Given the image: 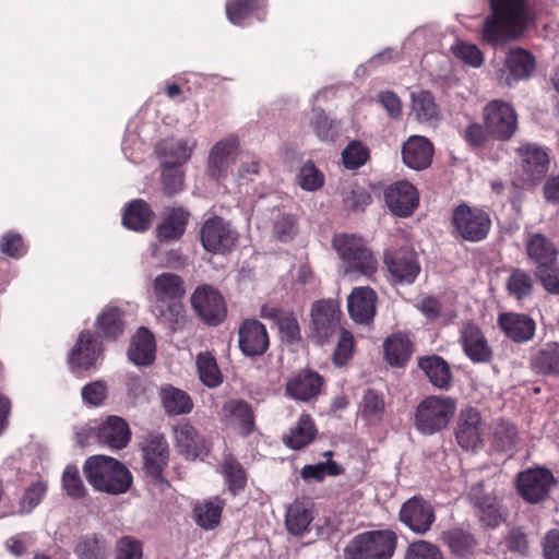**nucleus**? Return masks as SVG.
<instances>
[{
    "label": "nucleus",
    "instance_id": "7c9ffc66",
    "mask_svg": "<svg viewBox=\"0 0 559 559\" xmlns=\"http://www.w3.org/2000/svg\"><path fill=\"white\" fill-rule=\"evenodd\" d=\"M313 521V510L310 502L296 499L290 503L285 513V526L287 532L296 537H301L310 531Z\"/></svg>",
    "mask_w": 559,
    "mask_h": 559
},
{
    "label": "nucleus",
    "instance_id": "f257e3e1",
    "mask_svg": "<svg viewBox=\"0 0 559 559\" xmlns=\"http://www.w3.org/2000/svg\"><path fill=\"white\" fill-rule=\"evenodd\" d=\"M490 13L483 22L481 38L492 47L521 36L527 26L525 0H489Z\"/></svg>",
    "mask_w": 559,
    "mask_h": 559
},
{
    "label": "nucleus",
    "instance_id": "4468645a",
    "mask_svg": "<svg viewBox=\"0 0 559 559\" xmlns=\"http://www.w3.org/2000/svg\"><path fill=\"white\" fill-rule=\"evenodd\" d=\"M485 423L475 407L461 409L455 427L457 444L465 450H474L483 442Z\"/></svg>",
    "mask_w": 559,
    "mask_h": 559
},
{
    "label": "nucleus",
    "instance_id": "393cba45",
    "mask_svg": "<svg viewBox=\"0 0 559 559\" xmlns=\"http://www.w3.org/2000/svg\"><path fill=\"white\" fill-rule=\"evenodd\" d=\"M176 447L188 459L206 455L209 448L202 435L188 420H181L175 427Z\"/></svg>",
    "mask_w": 559,
    "mask_h": 559
},
{
    "label": "nucleus",
    "instance_id": "dca6fc26",
    "mask_svg": "<svg viewBox=\"0 0 559 559\" xmlns=\"http://www.w3.org/2000/svg\"><path fill=\"white\" fill-rule=\"evenodd\" d=\"M384 201L394 215L408 217L419 205V194L415 186L406 180H401L384 190Z\"/></svg>",
    "mask_w": 559,
    "mask_h": 559
},
{
    "label": "nucleus",
    "instance_id": "f3484780",
    "mask_svg": "<svg viewBox=\"0 0 559 559\" xmlns=\"http://www.w3.org/2000/svg\"><path fill=\"white\" fill-rule=\"evenodd\" d=\"M103 353L102 344L90 330L80 332L78 340L71 349L69 365L72 371H87L95 368Z\"/></svg>",
    "mask_w": 559,
    "mask_h": 559
},
{
    "label": "nucleus",
    "instance_id": "a18cd8bd",
    "mask_svg": "<svg viewBox=\"0 0 559 559\" xmlns=\"http://www.w3.org/2000/svg\"><path fill=\"white\" fill-rule=\"evenodd\" d=\"M108 545L106 539L97 534L83 536L74 548L79 559H107Z\"/></svg>",
    "mask_w": 559,
    "mask_h": 559
},
{
    "label": "nucleus",
    "instance_id": "a211bd4d",
    "mask_svg": "<svg viewBox=\"0 0 559 559\" xmlns=\"http://www.w3.org/2000/svg\"><path fill=\"white\" fill-rule=\"evenodd\" d=\"M466 357L474 364L490 362L493 350L481 329L473 322L463 324L459 338Z\"/></svg>",
    "mask_w": 559,
    "mask_h": 559
},
{
    "label": "nucleus",
    "instance_id": "9d476101",
    "mask_svg": "<svg viewBox=\"0 0 559 559\" xmlns=\"http://www.w3.org/2000/svg\"><path fill=\"white\" fill-rule=\"evenodd\" d=\"M342 311L333 299H321L311 307V335L320 345L330 343L331 338L342 330Z\"/></svg>",
    "mask_w": 559,
    "mask_h": 559
},
{
    "label": "nucleus",
    "instance_id": "e433bc0d",
    "mask_svg": "<svg viewBox=\"0 0 559 559\" xmlns=\"http://www.w3.org/2000/svg\"><path fill=\"white\" fill-rule=\"evenodd\" d=\"M153 289L156 300L159 302L181 300L186 294L182 277L169 272L162 273L154 278Z\"/></svg>",
    "mask_w": 559,
    "mask_h": 559
},
{
    "label": "nucleus",
    "instance_id": "20e7f679",
    "mask_svg": "<svg viewBox=\"0 0 559 559\" xmlns=\"http://www.w3.org/2000/svg\"><path fill=\"white\" fill-rule=\"evenodd\" d=\"M455 411V399L428 395L416 407L414 425L420 433L431 436L448 427Z\"/></svg>",
    "mask_w": 559,
    "mask_h": 559
},
{
    "label": "nucleus",
    "instance_id": "0e129e2a",
    "mask_svg": "<svg viewBox=\"0 0 559 559\" xmlns=\"http://www.w3.org/2000/svg\"><path fill=\"white\" fill-rule=\"evenodd\" d=\"M143 544L133 536H122L117 542L116 559H141Z\"/></svg>",
    "mask_w": 559,
    "mask_h": 559
},
{
    "label": "nucleus",
    "instance_id": "b1692460",
    "mask_svg": "<svg viewBox=\"0 0 559 559\" xmlns=\"http://www.w3.org/2000/svg\"><path fill=\"white\" fill-rule=\"evenodd\" d=\"M376 292L368 287H356L347 300V308L350 318L357 323L368 324L373 321L377 305Z\"/></svg>",
    "mask_w": 559,
    "mask_h": 559
},
{
    "label": "nucleus",
    "instance_id": "6e6d98bb",
    "mask_svg": "<svg viewBox=\"0 0 559 559\" xmlns=\"http://www.w3.org/2000/svg\"><path fill=\"white\" fill-rule=\"evenodd\" d=\"M343 164L347 169H357L366 164L369 150L358 141H352L342 153Z\"/></svg>",
    "mask_w": 559,
    "mask_h": 559
},
{
    "label": "nucleus",
    "instance_id": "bf43d9fd",
    "mask_svg": "<svg viewBox=\"0 0 559 559\" xmlns=\"http://www.w3.org/2000/svg\"><path fill=\"white\" fill-rule=\"evenodd\" d=\"M405 559H444L441 550L430 542L420 539L411 543Z\"/></svg>",
    "mask_w": 559,
    "mask_h": 559
},
{
    "label": "nucleus",
    "instance_id": "39448f33",
    "mask_svg": "<svg viewBox=\"0 0 559 559\" xmlns=\"http://www.w3.org/2000/svg\"><path fill=\"white\" fill-rule=\"evenodd\" d=\"M397 536L393 531H368L356 535L345 548L347 559H391Z\"/></svg>",
    "mask_w": 559,
    "mask_h": 559
},
{
    "label": "nucleus",
    "instance_id": "58836bf2",
    "mask_svg": "<svg viewBox=\"0 0 559 559\" xmlns=\"http://www.w3.org/2000/svg\"><path fill=\"white\" fill-rule=\"evenodd\" d=\"M159 399L165 413L170 416L186 415L193 409L191 396L171 384L160 386Z\"/></svg>",
    "mask_w": 559,
    "mask_h": 559
},
{
    "label": "nucleus",
    "instance_id": "a19ab883",
    "mask_svg": "<svg viewBox=\"0 0 559 559\" xmlns=\"http://www.w3.org/2000/svg\"><path fill=\"white\" fill-rule=\"evenodd\" d=\"M222 412L227 420L239 425L241 436L247 437L254 431V413L248 402L229 400L223 405Z\"/></svg>",
    "mask_w": 559,
    "mask_h": 559
},
{
    "label": "nucleus",
    "instance_id": "de8ad7c7",
    "mask_svg": "<svg viewBox=\"0 0 559 559\" xmlns=\"http://www.w3.org/2000/svg\"><path fill=\"white\" fill-rule=\"evenodd\" d=\"M265 0H227L226 16L235 25H241L243 20L264 7Z\"/></svg>",
    "mask_w": 559,
    "mask_h": 559
},
{
    "label": "nucleus",
    "instance_id": "c756f323",
    "mask_svg": "<svg viewBox=\"0 0 559 559\" xmlns=\"http://www.w3.org/2000/svg\"><path fill=\"white\" fill-rule=\"evenodd\" d=\"M190 213L182 206L170 207L156 227V237L160 242L179 240L186 233Z\"/></svg>",
    "mask_w": 559,
    "mask_h": 559
},
{
    "label": "nucleus",
    "instance_id": "79ce46f5",
    "mask_svg": "<svg viewBox=\"0 0 559 559\" xmlns=\"http://www.w3.org/2000/svg\"><path fill=\"white\" fill-rule=\"evenodd\" d=\"M532 370L542 376H559V343H546L531 356Z\"/></svg>",
    "mask_w": 559,
    "mask_h": 559
},
{
    "label": "nucleus",
    "instance_id": "338daca9",
    "mask_svg": "<svg viewBox=\"0 0 559 559\" xmlns=\"http://www.w3.org/2000/svg\"><path fill=\"white\" fill-rule=\"evenodd\" d=\"M296 233L297 225L293 215L283 214L273 224V234L282 242L290 241Z\"/></svg>",
    "mask_w": 559,
    "mask_h": 559
},
{
    "label": "nucleus",
    "instance_id": "ea45409f",
    "mask_svg": "<svg viewBox=\"0 0 559 559\" xmlns=\"http://www.w3.org/2000/svg\"><path fill=\"white\" fill-rule=\"evenodd\" d=\"M123 314V311L118 307H105L96 319L97 334L107 341L117 340L124 331Z\"/></svg>",
    "mask_w": 559,
    "mask_h": 559
},
{
    "label": "nucleus",
    "instance_id": "a878e982",
    "mask_svg": "<svg viewBox=\"0 0 559 559\" xmlns=\"http://www.w3.org/2000/svg\"><path fill=\"white\" fill-rule=\"evenodd\" d=\"M432 156V143L421 135L409 136L402 146V159L404 164L415 170H421L429 167Z\"/></svg>",
    "mask_w": 559,
    "mask_h": 559
},
{
    "label": "nucleus",
    "instance_id": "f704fd0d",
    "mask_svg": "<svg viewBox=\"0 0 559 559\" xmlns=\"http://www.w3.org/2000/svg\"><path fill=\"white\" fill-rule=\"evenodd\" d=\"M535 275L528 270L511 267L506 278V290L509 297L521 302L530 299L535 290Z\"/></svg>",
    "mask_w": 559,
    "mask_h": 559
},
{
    "label": "nucleus",
    "instance_id": "bb28decb",
    "mask_svg": "<svg viewBox=\"0 0 559 559\" xmlns=\"http://www.w3.org/2000/svg\"><path fill=\"white\" fill-rule=\"evenodd\" d=\"M99 443L112 449L126 448L131 439V430L128 423L118 416H109L97 430Z\"/></svg>",
    "mask_w": 559,
    "mask_h": 559
},
{
    "label": "nucleus",
    "instance_id": "7ed1b4c3",
    "mask_svg": "<svg viewBox=\"0 0 559 559\" xmlns=\"http://www.w3.org/2000/svg\"><path fill=\"white\" fill-rule=\"evenodd\" d=\"M332 247L341 258L346 275L370 278L376 274L378 261L362 237L337 234L332 238Z\"/></svg>",
    "mask_w": 559,
    "mask_h": 559
},
{
    "label": "nucleus",
    "instance_id": "6e6552de",
    "mask_svg": "<svg viewBox=\"0 0 559 559\" xmlns=\"http://www.w3.org/2000/svg\"><path fill=\"white\" fill-rule=\"evenodd\" d=\"M483 122L488 127L491 139L509 141L519 129L518 112L502 99H492L483 108Z\"/></svg>",
    "mask_w": 559,
    "mask_h": 559
},
{
    "label": "nucleus",
    "instance_id": "ddd939ff",
    "mask_svg": "<svg viewBox=\"0 0 559 559\" xmlns=\"http://www.w3.org/2000/svg\"><path fill=\"white\" fill-rule=\"evenodd\" d=\"M400 521L412 532L424 535L436 521L432 504L420 496L407 499L399 512Z\"/></svg>",
    "mask_w": 559,
    "mask_h": 559
},
{
    "label": "nucleus",
    "instance_id": "052dcab7",
    "mask_svg": "<svg viewBox=\"0 0 559 559\" xmlns=\"http://www.w3.org/2000/svg\"><path fill=\"white\" fill-rule=\"evenodd\" d=\"M464 141L473 148H479L486 145L491 139L488 127L483 122H472L462 132Z\"/></svg>",
    "mask_w": 559,
    "mask_h": 559
},
{
    "label": "nucleus",
    "instance_id": "423d86ee",
    "mask_svg": "<svg viewBox=\"0 0 559 559\" xmlns=\"http://www.w3.org/2000/svg\"><path fill=\"white\" fill-rule=\"evenodd\" d=\"M451 224L456 238L480 242L488 237L492 222L484 209L461 203L452 210Z\"/></svg>",
    "mask_w": 559,
    "mask_h": 559
},
{
    "label": "nucleus",
    "instance_id": "c85d7f7f",
    "mask_svg": "<svg viewBox=\"0 0 559 559\" xmlns=\"http://www.w3.org/2000/svg\"><path fill=\"white\" fill-rule=\"evenodd\" d=\"M523 159V169L533 182L539 181L549 168L548 153L540 146L533 143H525L518 148Z\"/></svg>",
    "mask_w": 559,
    "mask_h": 559
},
{
    "label": "nucleus",
    "instance_id": "9b49d317",
    "mask_svg": "<svg viewBox=\"0 0 559 559\" xmlns=\"http://www.w3.org/2000/svg\"><path fill=\"white\" fill-rule=\"evenodd\" d=\"M200 240L205 251L214 254H225L230 252L236 245L238 233L229 222L214 215L202 224Z\"/></svg>",
    "mask_w": 559,
    "mask_h": 559
},
{
    "label": "nucleus",
    "instance_id": "e2e57ef3",
    "mask_svg": "<svg viewBox=\"0 0 559 559\" xmlns=\"http://www.w3.org/2000/svg\"><path fill=\"white\" fill-rule=\"evenodd\" d=\"M166 308L159 309V317L169 324L171 330L181 329L185 324L186 310L180 300L167 301Z\"/></svg>",
    "mask_w": 559,
    "mask_h": 559
},
{
    "label": "nucleus",
    "instance_id": "13d9d810",
    "mask_svg": "<svg viewBox=\"0 0 559 559\" xmlns=\"http://www.w3.org/2000/svg\"><path fill=\"white\" fill-rule=\"evenodd\" d=\"M534 275L546 293L559 295V262L534 270Z\"/></svg>",
    "mask_w": 559,
    "mask_h": 559
},
{
    "label": "nucleus",
    "instance_id": "69168bd1",
    "mask_svg": "<svg viewBox=\"0 0 559 559\" xmlns=\"http://www.w3.org/2000/svg\"><path fill=\"white\" fill-rule=\"evenodd\" d=\"M311 128L322 141H333L335 136V121L331 120L323 110L316 112L312 118Z\"/></svg>",
    "mask_w": 559,
    "mask_h": 559
},
{
    "label": "nucleus",
    "instance_id": "680f3d73",
    "mask_svg": "<svg viewBox=\"0 0 559 559\" xmlns=\"http://www.w3.org/2000/svg\"><path fill=\"white\" fill-rule=\"evenodd\" d=\"M276 325L286 343L295 344L301 341L300 325L294 312L284 314Z\"/></svg>",
    "mask_w": 559,
    "mask_h": 559
},
{
    "label": "nucleus",
    "instance_id": "8fccbe9b",
    "mask_svg": "<svg viewBox=\"0 0 559 559\" xmlns=\"http://www.w3.org/2000/svg\"><path fill=\"white\" fill-rule=\"evenodd\" d=\"M516 438L518 429L512 423L506 419L497 420L493 427L492 444L498 451L512 450Z\"/></svg>",
    "mask_w": 559,
    "mask_h": 559
},
{
    "label": "nucleus",
    "instance_id": "09e8293b",
    "mask_svg": "<svg viewBox=\"0 0 559 559\" xmlns=\"http://www.w3.org/2000/svg\"><path fill=\"white\" fill-rule=\"evenodd\" d=\"M412 105L415 116L420 122H428L438 117V106L429 91L412 93Z\"/></svg>",
    "mask_w": 559,
    "mask_h": 559
},
{
    "label": "nucleus",
    "instance_id": "c9c22d12",
    "mask_svg": "<svg viewBox=\"0 0 559 559\" xmlns=\"http://www.w3.org/2000/svg\"><path fill=\"white\" fill-rule=\"evenodd\" d=\"M506 66L510 74L507 79L510 85L511 80L520 81L530 79L536 70V60L528 50L513 48L507 55Z\"/></svg>",
    "mask_w": 559,
    "mask_h": 559
},
{
    "label": "nucleus",
    "instance_id": "37998d69",
    "mask_svg": "<svg viewBox=\"0 0 559 559\" xmlns=\"http://www.w3.org/2000/svg\"><path fill=\"white\" fill-rule=\"evenodd\" d=\"M221 474L224 477L227 491L237 496L247 487L248 474L241 463L230 453L224 456Z\"/></svg>",
    "mask_w": 559,
    "mask_h": 559
},
{
    "label": "nucleus",
    "instance_id": "aec40b11",
    "mask_svg": "<svg viewBox=\"0 0 559 559\" xmlns=\"http://www.w3.org/2000/svg\"><path fill=\"white\" fill-rule=\"evenodd\" d=\"M525 255L534 270L557 264L559 249L556 243L542 233H527L524 238Z\"/></svg>",
    "mask_w": 559,
    "mask_h": 559
},
{
    "label": "nucleus",
    "instance_id": "1a4fd4ad",
    "mask_svg": "<svg viewBox=\"0 0 559 559\" xmlns=\"http://www.w3.org/2000/svg\"><path fill=\"white\" fill-rule=\"evenodd\" d=\"M191 307L207 326L221 325L227 317L224 296L210 284L199 285L190 297Z\"/></svg>",
    "mask_w": 559,
    "mask_h": 559
},
{
    "label": "nucleus",
    "instance_id": "2f4dec72",
    "mask_svg": "<svg viewBox=\"0 0 559 559\" xmlns=\"http://www.w3.org/2000/svg\"><path fill=\"white\" fill-rule=\"evenodd\" d=\"M154 216L155 213L146 201L135 199L126 205L121 221L127 229L144 233L151 228Z\"/></svg>",
    "mask_w": 559,
    "mask_h": 559
},
{
    "label": "nucleus",
    "instance_id": "f03ea898",
    "mask_svg": "<svg viewBox=\"0 0 559 559\" xmlns=\"http://www.w3.org/2000/svg\"><path fill=\"white\" fill-rule=\"evenodd\" d=\"M83 473L94 490L114 496L127 492L133 481L123 463L106 455L90 456L84 462Z\"/></svg>",
    "mask_w": 559,
    "mask_h": 559
},
{
    "label": "nucleus",
    "instance_id": "5fc2aeb1",
    "mask_svg": "<svg viewBox=\"0 0 559 559\" xmlns=\"http://www.w3.org/2000/svg\"><path fill=\"white\" fill-rule=\"evenodd\" d=\"M62 488L73 499L83 498L86 488L75 465H68L62 474Z\"/></svg>",
    "mask_w": 559,
    "mask_h": 559
},
{
    "label": "nucleus",
    "instance_id": "5701e85b",
    "mask_svg": "<svg viewBox=\"0 0 559 559\" xmlns=\"http://www.w3.org/2000/svg\"><path fill=\"white\" fill-rule=\"evenodd\" d=\"M498 325L506 336L515 343H526L531 341L536 331L535 320L525 313H500L498 317Z\"/></svg>",
    "mask_w": 559,
    "mask_h": 559
},
{
    "label": "nucleus",
    "instance_id": "f8f14e48",
    "mask_svg": "<svg viewBox=\"0 0 559 559\" xmlns=\"http://www.w3.org/2000/svg\"><path fill=\"white\" fill-rule=\"evenodd\" d=\"M556 478L546 467L531 468L521 472L516 477L519 495L530 503H538L547 498Z\"/></svg>",
    "mask_w": 559,
    "mask_h": 559
},
{
    "label": "nucleus",
    "instance_id": "49530a36",
    "mask_svg": "<svg viewBox=\"0 0 559 559\" xmlns=\"http://www.w3.org/2000/svg\"><path fill=\"white\" fill-rule=\"evenodd\" d=\"M197 367L200 380L204 385L215 388L223 382L216 359L211 353H200L197 356Z\"/></svg>",
    "mask_w": 559,
    "mask_h": 559
},
{
    "label": "nucleus",
    "instance_id": "774afa93",
    "mask_svg": "<svg viewBox=\"0 0 559 559\" xmlns=\"http://www.w3.org/2000/svg\"><path fill=\"white\" fill-rule=\"evenodd\" d=\"M81 394L85 404L98 406L107 397V385L102 380L93 381L83 386Z\"/></svg>",
    "mask_w": 559,
    "mask_h": 559
},
{
    "label": "nucleus",
    "instance_id": "603ef678",
    "mask_svg": "<svg viewBox=\"0 0 559 559\" xmlns=\"http://www.w3.org/2000/svg\"><path fill=\"white\" fill-rule=\"evenodd\" d=\"M46 492L47 485L44 481L32 483L20 499L17 513L21 515L31 513L41 502Z\"/></svg>",
    "mask_w": 559,
    "mask_h": 559
},
{
    "label": "nucleus",
    "instance_id": "864d4df0",
    "mask_svg": "<svg viewBox=\"0 0 559 559\" xmlns=\"http://www.w3.org/2000/svg\"><path fill=\"white\" fill-rule=\"evenodd\" d=\"M298 183L306 191H317L324 185V175L313 162H306L299 169Z\"/></svg>",
    "mask_w": 559,
    "mask_h": 559
},
{
    "label": "nucleus",
    "instance_id": "4be33fe9",
    "mask_svg": "<svg viewBox=\"0 0 559 559\" xmlns=\"http://www.w3.org/2000/svg\"><path fill=\"white\" fill-rule=\"evenodd\" d=\"M417 367L433 388L441 391H449L452 388L453 372L443 357L436 354L420 356L417 359Z\"/></svg>",
    "mask_w": 559,
    "mask_h": 559
},
{
    "label": "nucleus",
    "instance_id": "473e14b6",
    "mask_svg": "<svg viewBox=\"0 0 559 559\" xmlns=\"http://www.w3.org/2000/svg\"><path fill=\"white\" fill-rule=\"evenodd\" d=\"M439 539L451 555L462 559L474 556L478 545L473 534L459 527L442 531Z\"/></svg>",
    "mask_w": 559,
    "mask_h": 559
},
{
    "label": "nucleus",
    "instance_id": "cd10ccee",
    "mask_svg": "<svg viewBox=\"0 0 559 559\" xmlns=\"http://www.w3.org/2000/svg\"><path fill=\"white\" fill-rule=\"evenodd\" d=\"M382 347L385 361L393 368H404L414 353V343L403 332L389 335Z\"/></svg>",
    "mask_w": 559,
    "mask_h": 559
},
{
    "label": "nucleus",
    "instance_id": "6ab92c4d",
    "mask_svg": "<svg viewBox=\"0 0 559 559\" xmlns=\"http://www.w3.org/2000/svg\"><path fill=\"white\" fill-rule=\"evenodd\" d=\"M324 382V378L317 371L302 369L287 381L285 393L293 400L310 402L321 394Z\"/></svg>",
    "mask_w": 559,
    "mask_h": 559
},
{
    "label": "nucleus",
    "instance_id": "72a5a7b5",
    "mask_svg": "<svg viewBox=\"0 0 559 559\" xmlns=\"http://www.w3.org/2000/svg\"><path fill=\"white\" fill-rule=\"evenodd\" d=\"M156 344L153 333L141 326L128 349L129 359L136 366H148L155 359Z\"/></svg>",
    "mask_w": 559,
    "mask_h": 559
},
{
    "label": "nucleus",
    "instance_id": "4c0bfd02",
    "mask_svg": "<svg viewBox=\"0 0 559 559\" xmlns=\"http://www.w3.org/2000/svg\"><path fill=\"white\" fill-rule=\"evenodd\" d=\"M225 500L216 496L212 499L198 502L193 507V518L201 528L211 531L221 524Z\"/></svg>",
    "mask_w": 559,
    "mask_h": 559
},
{
    "label": "nucleus",
    "instance_id": "4d7b16f0",
    "mask_svg": "<svg viewBox=\"0 0 559 559\" xmlns=\"http://www.w3.org/2000/svg\"><path fill=\"white\" fill-rule=\"evenodd\" d=\"M0 251L12 259H20L27 252V245L21 234L8 231L0 238Z\"/></svg>",
    "mask_w": 559,
    "mask_h": 559
},
{
    "label": "nucleus",
    "instance_id": "3c124183",
    "mask_svg": "<svg viewBox=\"0 0 559 559\" xmlns=\"http://www.w3.org/2000/svg\"><path fill=\"white\" fill-rule=\"evenodd\" d=\"M162 183L164 193L167 197H173L182 190L183 173L179 164H163Z\"/></svg>",
    "mask_w": 559,
    "mask_h": 559
},
{
    "label": "nucleus",
    "instance_id": "0eeeda50",
    "mask_svg": "<svg viewBox=\"0 0 559 559\" xmlns=\"http://www.w3.org/2000/svg\"><path fill=\"white\" fill-rule=\"evenodd\" d=\"M143 469L150 484L162 492L170 488V483L164 476V469L169 460L167 440L162 435H150L142 448Z\"/></svg>",
    "mask_w": 559,
    "mask_h": 559
},
{
    "label": "nucleus",
    "instance_id": "2eb2a0df",
    "mask_svg": "<svg viewBox=\"0 0 559 559\" xmlns=\"http://www.w3.org/2000/svg\"><path fill=\"white\" fill-rule=\"evenodd\" d=\"M238 346L247 357L262 356L270 347L265 325L257 319H245L238 328Z\"/></svg>",
    "mask_w": 559,
    "mask_h": 559
},
{
    "label": "nucleus",
    "instance_id": "c03bdc74",
    "mask_svg": "<svg viewBox=\"0 0 559 559\" xmlns=\"http://www.w3.org/2000/svg\"><path fill=\"white\" fill-rule=\"evenodd\" d=\"M317 428L309 414H301L297 425L293 427L288 435L284 436V443L293 450H300L310 444L316 436Z\"/></svg>",
    "mask_w": 559,
    "mask_h": 559
},
{
    "label": "nucleus",
    "instance_id": "412c9836",
    "mask_svg": "<svg viewBox=\"0 0 559 559\" xmlns=\"http://www.w3.org/2000/svg\"><path fill=\"white\" fill-rule=\"evenodd\" d=\"M384 264L394 283L412 284L420 272L416 255L409 250H395L384 253Z\"/></svg>",
    "mask_w": 559,
    "mask_h": 559
}]
</instances>
